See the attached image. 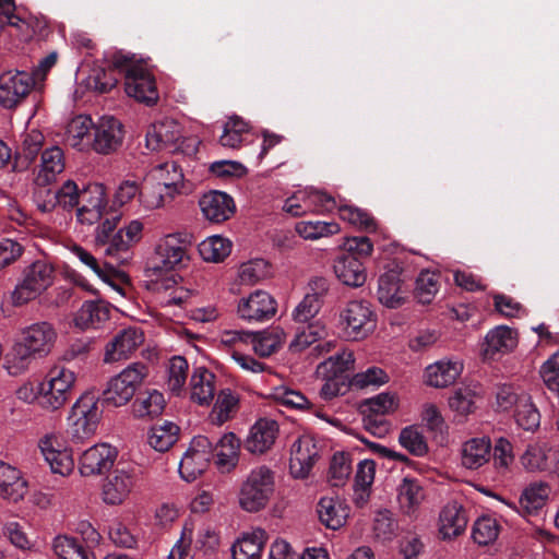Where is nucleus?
Segmentation results:
<instances>
[{
    "label": "nucleus",
    "instance_id": "obj_1",
    "mask_svg": "<svg viewBox=\"0 0 559 559\" xmlns=\"http://www.w3.org/2000/svg\"><path fill=\"white\" fill-rule=\"evenodd\" d=\"M120 216L111 212L95 230V246L114 265L127 263L132 258L131 248L141 240L143 223L131 221L127 226L117 228Z\"/></svg>",
    "mask_w": 559,
    "mask_h": 559
},
{
    "label": "nucleus",
    "instance_id": "obj_2",
    "mask_svg": "<svg viewBox=\"0 0 559 559\" xmlns=\"http://www.w3.org/2000/svg\"><path fill=\"white\" fill-rule=\"evenodd\" d=\"M57 331L47 321H39L21 329L12 348V358L24 368L32 357L47 356L57 341Z\"/></svg>",
    "mask_w": 559,
    "mask_h": 559
},
{
    "label": "nucleus",
    "instance_id": "obj_3",
    "mask_svg": "<svg viewBox=\"0 0 559 559\" xmlns=\"http://www.w3.org/2000/svg\"><path fill=\"white\" fill-rule=\"evenodd\" d=\"M274 492V474L266 466H258L250 471L238 490L239 507L247 512L263 510Z\"/></svg>",
    "mask_w": 559,
    "mask_h": 559
},
{
    "label": "nucleus",
    "instance_id": "obj_4",
    "mask_svg": "<svg viewBox=\"0 0 559 559\" xmlns=\"http://www.w3.org/2000/svg\"><path fill=\"white\" fill-rule=\"evenodd\" d=\"M102 415L99 397L91 391L83 393L72 405L67 418L72 439L82 441L94 436Z\"/></svg>",
    "mask_w": 559,
    "mask_h": 559
},
{
    "label": "nucleus",
    "instance_id": "obj_5",
    "mask_svg": "<svg viewBox=\"0 0 559 559\" xmlns=\"http://www.w3.org/2000/svg\"><path fill=\"white\" fill-rule=\"evenodd\" d=\"M55 270L43 260H37L26 266L22 278L12 293L15 306L24 305L41 295L53 283Z\"/></svg>",
    "mask_w": 559,
    "mask_h": 559
},
{
    "label": "nucleus",
    "instance_id": "obj_6",
    "mask_svg": "<svg viewBox=\"0 0 559 559\" xmlns=\"http://www.w3.org/2000/svg\"><path fill=\"white\" fill-rule=\"evenodd\" d=\"M147 377V367L134 362L124 368L108 382L103 393V402L114 407L126 405Z\"/></svg>",
    "mask_w": 559,
    "mask_h": 559
},
{
    "label": "nucleus",
    "instance_id": "obj_7",
    "mask_svg": "<svg viewBox=\"0 0 559 559\" xmlns=\"http://www.w3.org/2000/svg\"><path fill=\"white\" fill-rule=\"evenodd\" d=\"M146 147L151 151L169 150L170 152H187L195 150L194 141L182 139L180 124L171 118H164L152 123L145 136Z\"/></svg>",
    "mask_w": 559,
    "mask_h": 559
},
{
    "label": "nucleus",
    "instance_id": "obj_8",
    "mask_svg": "<svg viewBox=\"0 0 559 559\" xmlns=\"http://www.w3.org/2000/svg\"><path fill=\"white\" fill-rule=\"evenodd\" d=\"M341 324L348 338L359 341L367 337L376 326L370 304L364 300L349 301L341 312Z\"/></svg>",
    "mask_w": 559,
    "mask_h": 559
},
{
    "label": "nucleus",
    "instance_id": "obj_9",
    "mask_svg": "<svg viewBox=\"0 0 559 559\" xmlns=\"http://www.w3.org/2000/svg\"><path fill=\"white\" fill-rule=\"evenodd\" d=\"M214 455L213 442L205 436L192 439L179 463V474L186 481L195 480Z\"/></svg>",
    "mask_w": 559,
    "mask_h": 559
},
{
    "label": "nucleus",
    "instance_id": "obj_10",
    "mask_svg": "<svg viewBox=\"0 0 559 559\" xmlns=\"http://www.w3.org/2000/svg\"><path fill=\"white\" fill-rule=\"evenodd\" d=\"M139 474L134 468H116L103 484L102 497L106 504L123 503L136 489Z\"/></svg>",
    "mask_w": 559,
    "mask_h": 559
},
{
    "label": "nucleus",
    "instance_id": "obj_11",
    "mask_svg": "<svg viewBox=\"0 0 559 559\" xmlns=\"http://www.w3.org/2000/svg\"><path fill=\"white\" fill-rule=\"evenodd\" d=\"M38 447L55 474L68 476L74 468V460L71 450L67 449L56 432H48L38 440Z\"/></svg>",
    "mask_w": 559,
    "mask_h": 559
},
{
    "label": "nucleus",
    "instance_id": "obj_12",
    "mask_svg": "<svg viewBox=\"0 0 559 559\" xmlns=\"http://www.w3.org/2000/svg\"><path fill=\"white\" fill-rule=\"evenodd\" d=\"M34 75L26 71L7 72L0 76V105L11 109L17 106L32 91Z\"/></svg>",
    "mask_w": 559,
    "mask_h": 559
},
{
    "label": "nucleus",
    "instance_id": "obj_13",
    "mask_svg": "<svg viewBox=\"0 0 559 559\" xmlns=\"http://www.w3.org/2000/svg\"><path fill=\"white\" fill-rule=\"evenodd\" d=\"M318 459L319 448L314 438L309 435L299 437L290 449V474L300 479L308 477Z\"/></svg>",
    "mask_w": 559,
    "mask_h": 559
},
{
    "label": "nucleus",
    "instance_id": "obj_14",
    "mask_svg": "<svg viewBox=\"0 0 559 559\" xmlns=\"http://www.w3.org/2000/svg\"><path fill=\"white\" fill-rule=\"evenodd\" d=\"M144 342L141 329L129 326L120 330L105 347L104 361L116 362L128 359Z\"/></svg>",
    "mask_w": 559,
    "mask_h": 559
},
{
    "label": "nucleus",
    "instance_id": "obj_15",
    "mask_svg": "<svg viewBox=\"0 0 559 559\" xmlns=\"http://www.w3.org/2000/svg\"><path fill=\"white\" fill-rule=\"evenodd\" d=\"M277 309L275 299L264 290H255L239 300L237 312L247 321H265L272 319Z\"/></svg>",
    "mask_w": 559,
    "mask_h": 559
},
{
    "label": "nucleus",
    "instance_id": "obj_16",
    "mask_svg": "<svg viewBox=\"0 0 559 559\" xmlns=\"http://www.w3.org/2000/svg\"><path fill=\"white\" fill-rule=\"evenodd\" d=\"M118 452L108 443H98L85 450L79 462V469L83 476L100 475L109 471Z\"/></svg>",
    "mask_w": 559,
    "mask_h": 559
},
{
    "label": "nucleus",
    "instance_id": "obj_17",
    "mask_svg": "<svg viewBox=\"0 0 559 559\" xmlns=\"http://www.w3.org/2000/svg\"><path fill=\"white\" fill-rule=\"evenodd\" d=\"M124 90L128 96L146 105H154L158 100L155 79L144 66L129 70L124 79Z\"/></svg>",
    "mask_w": 559,
    "mask_h": 559
},
{
    "label": "nucleus",
    "instance_id": "obj_18",
    "mask_svg": "<svg viewBox=\"0 0 559 559\" xmlns=\"http://www.w3.org/2000/svg\"><path fill=\"white\" fill-rule=\"evenodd\" d=\"M121 122L114 117H102L95 126L93 147L97 153L109 154L122 143Z\"/></svg>",
    "mask_w": 559,
    "mask_h": 559
},
{
    "label": "nucleus",
    "instance_id": "obj_19",
    "mask_svg": "<svg viewBox=\"0 0 559 559\" xmlns=\"http://www.w3.org/2000/svg\"><path fill=\"white\" fill-rule=\"evenodd\" d=\"M110 305L104 300H86L75 312L74 326L82 330L102 329L110 318Z\"/></svg>",
    "mask_w": 559,
    "mask_h": 559
},
{
    "label": "nucleus",
    "instance_id": "obj_20",
    "mask_svg": "<svg viewBox=\"0 0 559 559\" xmlns=\"http://www.w3.org/2000/svg\"><path fill=\"white\" fill-rule=\"evenodd\" d=\"M66 169V156L63 150L57 145L45 148L37 166L35 183L46 187L55 182Z\"/></svg>",
    "mask_w": 559,
    "mask_h": 559
},
{
    "label": "nucleus",
    "instance_id": "obj_21",
    "mask_svg": "<svg viewBox=\"0 0 559 559\" xmlns=\"http://www.w3.org/2000/svg\"><path fill=\"white\" fill-rule=\"evenodd\" d=\"M147 176L159 186H163L170 200L183 191L185 176L177 162L158 164L150 170Z\"/></svg>",
    "mask_w": 559,
    "mask_h": 559
},
{
    "label": "nucleus",
    "instance_id": "obj_22",
    "mask_svg": "<svg viewBox=\"0 0 559 559\" xmlns=\"http://www.w3.org/2000/svg\"><path fill=\"white\" fill-rule=\"evenodd\" d=\"M204 217L213 223H222L230 218L235 212L233 198L221 191L205 193L199 201Z\"/></svg>",
    "mask_w": 559,
    "mask_h": 559
},
{
    "label": "nucleus",
    "instance_id": "obj_23",
    "mask_svg": "<svg viewBox=\"0 0 559 559\" xmlns=\"http://www.w3.org/2000/svg\"><path fill=\"white\" fill-rule=\"evenodd\" d=\"M468 514L456 501L448 502L439 514V533L443 539L460 536L466 530Z\"/></svg>",
    "mask_w": 559,
    "mask_h": 559
},
{
    "label": "nucleus",
    "instance_id": "obj_24",
    "mask_svg": "<svg viewBox=\"0 0 559 559\" xmlns=\"http://www.w3.org/2000/svg\"><path fill=\"white\" fill-rule=\"evenodd\" d=\"M278 432V425L269 418L259 419L250 429L245 448L251 453H264L272 448Z\"/></svg>",
    "mask_w": 559,
    "mask_h": 559
},
{
    "label": "nucleus",
    "instance_id": "obj_25",
    "mask_svg": "<svg viewBox=\"0 0 559 559\" xmlns=\"http://www.w3.org/2000/svg\"><path fill=\"white\" fill-rule=\"evenodd\" d=\"M27 489V481L22 477L21 472L0 461V497L16 503L25 497Z\"/></svg>",
    "mask_w": 559,
    "mask_h": 559
},
{
    "label": "nucleus",
    "instance_id": "obj_26",
    "mask_svg": "<svg viewBox=\"0 0 559 559\" xmlns=\"http://www.w3.org/2000/svg\"><path fill=\"white\" fill-rule=\"evenodd\" d=\"M333 269L336 277L347 286L360 287L366 282L365 266L354 253H344L337 257Z\"/></svg>",
    "mask_w": 559,
    "mask_h": 559
},
{
    "label": "nucleus",
    "instance_id": "obj_27",
    "mask_svg": "<svg viewBox=\"0 0 559 559\" xmlns=\"http://www.w3.org/2000/svg\"><path fill=\"white\" fill-rule=\"evenodd\" d=\"M216 377L204 367L194 369L190 381V397L199 405H210L216 391Z\"/></svg>",
    "mask_w": 559,
    "mask_h": 559
},
{
    "label": "nucleus",
    "instance_id": "obj_28",
    "mask_svg": "<svg viewBox=\"0 0 559 559\" xmlns=\"http://www.w3.org/2000/svg\"><path fill=\"white\" fill-rule=\"evenodd\" d=\"M463 370L460 360H439L426 368V383L435 388H445L455 382Z\"/></svg>",
    "mask_w": 559,
    "mask_h": 559
},
{
    "label": "nucleus",
    "instance_id": "obj_29",
    "mask_svg": "<svg viewBox=\"0 0 559 559\" xmlns=\"http://www.w3.org/2000/svg\"><path fill=\"white\" fill-rule=\"evenodd\" d=\"M267 536L264 530L243 533L231 547L233 559H261Z\"/></svg>",
    "mask_w": 559,
    "mask_h": 559
},
{
    "label": "nucleus",
    "instance_id": "obj_30",
    "mask_svg": "<svg viewBox=\"0 0 559 559\" xmlns=\"http://www.w3.org/2000/svg\"><path fill=\"white\" fill-rule=\"evenodd\" d=\"M378 299L388 308H397L405 300L402 280L396 270H389L379 278Z\"/></svg>",
    "mask_w": 559,
    "mask_h": 559
},
{
    "label": "nucleus",
    "instance_id": "obj_31",
    "mask_svg": "<svg viewBox=\"0 0 559 559\" xmlns=\"http://www.w3.org/2000/svg\"><path fill=\"white\" fill-rule=\"evenodd\" d=\"M189 241L181 235H167L164 241L158 246V254L162 267L170 270L181 264L188 258Z\"/></svg>",
    "mask_w": 559,
    "mask_h": 559
},
{
    "label": "nucleus",
    "instance_id": "obj_32",
    "mask_svg": "<svg viewBox=\"0 0 559 559\" xmlns=\"http://www.w3.org/2000/svg\"><path fill=\"white\" fill-rule=\"evenodd\" d=\"M45 142L44 134L37 130L32 129L22 135V143L20 151L15 157L13 168L17 171L27 169L36 159L38 153Z\"/></svg>",
    "mask_w": 559,
    "mask_h": 559
},
{
    "label": "nucleus",
    "instance_id": "obj_33",
    "mask_svg": "<svg viewBox=\"0 0 559 559\" xmlns=\"http://www.w3.org/2000/svg\"><path fill=\"white\" fill-rule=\"evenodd\" d=\"M318 514L325 527L338 530L346 523L348 509L337 498L323 497L318 503Z\"/></svg>",
    "mask_w": 559,
    "mask_h": 559
},
{
    "label": "nucleus",
    "instance_id": "obj_34",
    "mask_svg": "<svg viewBox=\"0 0 559 559\" xmlns=\"http://www.w3.org/2000/svg\"><path fill=\"white\" fill-rule=\"evenodd\" d=\"M490 451L491 443L488 438H473L462 445V465L469 469L479 468L489 461Z\"/></svg>",
    "mask_w": 559,
    "mask_h": 559
},
{
    "label": "nucleus",
    "instance_id": "obj_35",
    "mask_svg": "<svg viewBox=\"0 0 559 559\" xmlns=\"http://www.w3.org/2000/svg\"><path fill=\"white\" fill-rule=\"evenodd\" d=\"M240 441L235 433H225L216 443V465L223 472L231 471L239 460Z\"/></svg>",
    "mask_w": 559,
    "mask_h": 559
},
{
    "label": "nucleus",
    "instance_id": "obj_36",
    "mask_svg": "<svg viewBox=\"0 0 559 559\" xmlns=\"http://www.w3.org/2000/svg\"><path fill=\"white\" fill-rule=\"evenodd\" d=\"M286 341L285 331L275 326L260 334L251 333L249 344L252 345L253 350L262 356L267 357L278 350Z\"/></svg>",
    "mask_w": 559,
    "mask_h": 559
},
{
    "label": "nucleus",
    "instance_id": "obj_37",
    "mask_svg": "<svg viewBox=\"0 0 559 559\" xmlns=\"http://www.w3.org/2000/svg\"><path fill=\"white\" fill-rule=\"evenodd\" d=\"M550 487L545 481L530 484L522 492L519 504L524 515H530L542 509L549 496Z\"/></svg>",
    "mask_w": 559,
    "mask_h": 559
},
{
    "label": "nucleus",
    "instance_id": "obj_38",
    "mask_svg": "<svg viewBox=\"0 0 559 559\" xmlns=\"http://www.w3.org/2000/svg\"><path fill=\"white\" fill-rule=\"evenodd\" d=\"M424 498V489L417 479L411 477L402 479L399 486V503L405 513H414Z\"/></svg>",
    "mask_w": 559,
    "mask_h": 559
},
{
    "label": "nucleus",
    "instance_id": "obj_39",
    "mask_svg": "<svg viewBox=\"0 0 559 559\" xmlns=\"http://www.w3.org/2000/svg\"><path fill=\"white\" fill-rule=\"evenodd\" d=\"M485 355L492 357L497 353H507L515 346L513 331L504 325L497 326L488 332L485 340Z\"/></svg>",
    "mask_w": 559,
    "mask_h": 559
},
{
    "label": "nucleus",
    "instance_id": "obj_40",
    "mask_svg": "<svg viewBox=\"0 0 559 559\" xmlns=\"http://www.w3.org/2000/svg\"><path fill=\"white\" fill-rule=\"evenodd\" d=\"M239 396L230 389L221 390L211 413V420L222 425L233 418L238 411Z\"/></svg>",
    "mask_w": 559,
    "mask_h": 559
},
{
    "label": "nucleus",
    "instance_id": "obj_41",
    "mask_svg": "<svg viewBox=\"0 0 559 559\" xmlns=\"http://www.w3.org/2000/svg\"><path fill=\"white\" fill-rule=\"evenodd\" d=\"M269 396L276 403L298 411H310L312 403L298 390L288 385H277L270 390Z\"/></svg>",
    "mask_w": 559,
    "mask_h": 559
},
{
    "label": "nucleus",
    "instance_id": "obj_42",
    "mask_svg": "<svg viewBox=\"0 0 559 559\" xmlns=\"http://www.w3.org/2000/svg\"><path fill=\"white\" fill-rule=\"evenodd\" d=\"M69 251L76 257L83 264L88 266L99 278L109 283L118 274L115 265L110 262L99 264L96 258L79 245H71L68 247Z\"/></svg>",
    "mask_w": 559,
    "mask_h": 559
},
{
    "label": "nucleus",
    "instance_id": "obj_43",
    "mask_svg": "<svg viewBox=\"0 0 559 559\" xmlns=\"http://www.w3.org/2000/svg\"><path fill=\"white\" fill-rule=\"evenodd\" d=\"M53 549L60 559H96L88 545L67 536H59L55 539Z\"/></svg>",
    "mask_w": 559,
    "mask_h": 559
},
{
    "label": "nucleus",
    "instance_id": "obj_44",
    "mask_svg": "<svg viewBox=\"0 0 559 559\" xmlns=\"http://www.w3.org/2000/svg\"><path fill=\"white\" fill-rule=\"evenodd\" d=\"M53 549L60 559H96L88 545L67 536H59L55 539Z\"/></svg>",
    "mask_w": 559,
    "mask_h": 559
},
{
    "label": "nucleus",
    "instance_id": "obj_45",
    "mask_svg": "<svg viewBox=\"0 0 559 559\" xmlns=\"http://www.w3.org/2000/svg\"><path fill=\"white\" fill-rule=\"evenodd\" d=\"M179 427L174 423H165L150 429L148 444L158 452H165L175 444L178 438Z\"/></svg>",
    "mask_w": 559,
    "mask_h": 559
},
{
    "label": "nucleus",
    "instance_id": "obj_46",
    "mask_svg": "<svg viewBox=\"0 0 559 559\" xmlns=\"http://www.w3.org/2000/svg\"><path fill=\"white\" fill-rule=\"evenodd\" d=\"M231 251V242L221 236H212L199 245V252L203 260L207 262H222Z\"/></svg>",
    "mask_w": 559,
    "mask_h": 559
},
{
    "label": "nucleus",
    "instance_id": "obj_47",
    "mask_svg": "<svg viewBox=\"0 0 559 559\" xmlns=\"http://www.w3.org/2000/svg\"><path fill=\"white\" fill-rule=\"evenodd\" d=\"M295 230L304 239L316 240L338 234L341 227L336 222L302 221L296 224Z\"/></svg>",
    "mask_w": 559,
    "mask_h": 559
},
{
    "label": "nucleus",
    "instance_id": "obj_48",
    "mask_svg": "<svg viewBox=\"0 0 559 559\" xmlns=\"http://www.w3.org/2000/svg\"><path fill=\"white\" fill-rule=\"evenodd\" d=\"M132 407L138 417H155L163 413L165 399L160 392L153 390L139 396Z\"/></svg>",
    "mask_w": 559,
    "mask_h": 559
},
{
    "label": "nucleus",
    "instance_id": "obj_49",
    "mask_svg": "<svg viewBox=\"0 0 559 559\" xmlns=\"http://www.w3.org/2000/svg\"><path fill=\"white\" fill-rule=\"evenodd\" d=\"M548 448L546 443L528 444L520 457V462L527 472H543L548 467Z\"/></svg>",
    "mask_w": 559,
    "mask_h": 559
},
{
    "label": "nucleus",
    "instance_id": "obj_50",
    "mask_svg": "<svg viewBox=\"0 0 559 559\" xmlns=\"http://www.w3.org/2000/svg\"><path fill=\"white\" fill-rule=\"evenodd\" d=\"M325 335V326L320 322H312L299 329L289 344V350L300 353L318 342Z\"/></svg>",
    "mask_w": 559,
    "mask_h": 559
},
{
    "label": "nucleus",
    "instance_id": "obj_51",
    "mask_svg": "<svg viewBox=\"0 0 559 559\" xmlns=\"http://www.w3.org/2000/svg\"><path fill=\"white\" fill-rule=\"evenodd\" d=\"M355 362L350 350L343 349L330 356L318 367V372L324 377H338V374L353 368Z\"/></svg>",
    "mask_w": 559,
    "mask_h": 559
},
{
    "label": "nucleus",
    "instance_id": "obj_52",
    "mask_svg": "<svg viewBox=\"0 0 559 559\" xmlns=\"http://www.w3.org/2000/svg\"><path fill=\"white\" fill-rule=\"evenodd\" d=\"M514 418L516 424L524 430H535L539 427L540 415L528 394H522V399L515 407Z\"/></svg>",
    "mask_w": 559,
    "mask_h": 559
},
{
    "label": "nucleus",
    "instance_id": "obj_53",
    "mask_svg": "<svg viewBox=\"0 0 559 559\" xmlns=\"http://www.w3.org/2000/svg\"><path fill=\"white\" fill-rule=\"evenodd\" d=\"M140 202L146 210H156L170 201L167 195V191L147 176L141 190H140Z\"/></svg>",
    "mask_w": 559,
    "mask_h": 559
},
{
    "label": "nucleus",
    "instance_id": "obj_54",
    "mask_svg": "<svg viewBox=\"0 0 559 559\" xmlns=\"http://www.w3.org/2000/svg\"><path fill=\"white\" fill-rule=\"evenodd\" d=\"M76 380L75 373L64 367L56 366L47 374L46 382L51 385L56 393L69 400L70 391Z\"/></svg>",
    "mask_w": 559,
    "mask_h": 559
},
{
    "label": "nucleus",
    "instance_id": "obj_55",
    "mask_svg": "<svg viewBox=\"0 0 559 559\" xmlns=\"http://www.w3.org/2000/svg\"><path fill=\"white\" fill-rule=\"evenodd\" d=\"M399 442L412 455L424 456L428 452L426 439L417 426L403 428L399 436Z\"/></svg>",
    "mask_w": 559,
    "mask_h": 559
},
{
    "label": "nucleus",
    "instance_id": "obj_56",
    "mask_svg": "<svg viewBox=\"0 0 559 559\" xmlns=\"http://www.w3.org/2000/svg\"><path fill=\"white\" fill-rule=\"evenodd\" d=\"M340 218L350 225L365 229L367 231H374L377 229V223L374 218L365 210L353 206L342 205L338 207Z\"/></svg>",
    "mask_w": 559,
    "mask_h": 559
},
{
    "label": "nucleus",
    "instance_id": "obj_57",
    "mask_svg": "<svg viewBox=\"0 0 559 559\" xmlns=\"http://www.w3.org/2000/svg\"><path fill=\"white\" fill-rule=\"evenodd\" d=\"M81 191L78 185L72 180H67L55 193V202L45 204L43 211L50 210L55 205H59L66 210L80 205Z\"/></svg>",
    "mask_w": 559,
    "mask_h": 559
},
{
    "label": "nucleus",
    "instance_id": "obj_58",
    "mask_svg": "<svg viewBox=\"0 0 559 559\" xmlns=\"http://www.w3.org/2000/svg\"><path fill=\"white\" fill-rule=\"evenodd\" d=\"M439 287V275L424 271L416 280L415 296L420 304H430L438 293Z\"/></svg>",
    "mask_w": 559,
    "mask_h": 559
},
{
    "label": "nucleus",
    "instance_id": "obj_59",
    "mask_svg": "<svg viewBox=\"0 0 559 559\" xmlns=\"http://www.w3.org/2000/svg\"><path fill=\"white\" fill-rule=\"evenodd\" d=\"M499 535V524L490 516L479 518L473 525L472 537L478 545L493 543Z\"/></svg>",
    "mask_w": 559,
    "mask_h": 559
},
{
    "label": "nucleus",
    "instance_id": "obj_60",
    "mask_svg": "<svg viewBox=\"0 0 559 559\" xmlns=\"http://www.w3.org/2000/svg\"><path fill=\"white\" fill-rule=\"evenodd\" d=\"M118 82L111 69L106 70L100 67L93 68L85 80L86 87L97 93H107L112 90Z\"/></svg>",
    "mask_w": 559,
    "mask_h": 559
},
{
    "label": "nucleus",
    "instance_id": "obj_61",
    "mask_svg": "<svg viewBox=\"0 0 559 559\" xmlns=\"http://www.w3.org/2000/svg\"><path fill=\"white\" fill-rule=\"evenodd\" d=\"M188 368V361L182 356H175L169 360L167 385L171 392L180 393L186 384Z\"/></svg>",
    "mask_w": 559,
    "mask_h": 559
},
{
    "label": "nucleus",
    "instance_id": "obj_62",
    "mask_svg": "<svg viewBox=\"0 0 559 559\" xmlns=\"http://www.w3.org/2000/svg\"><path fill=\"white\" fill-rule=\"evenodd\" d=\"M476 397L469 388H460L449 399V406L457 416L465 417L475 411Z\"/></svg>",
    "mask_w": 559,
    "mask_h": 559
},
{
    "label": "nucleus",
    "instance_id": "obj_63",
    "mask_svg": "<svg viewBox=\"0 0 559 559\" xmlns=\"http://www.w3.org/2000/svg\"><path fill=\"white\" fill-rule=\"evenodd\" d=\"M269 275V264L263 259H255L240 265L239 278L242 284L254 285Z\"/></svg>",
    "mask_w": 559,
    "mask_h": 559
},
{
    "label": "nucleus",
    "instance_id": "obj_64",
    "mask_svg": "<svg viewBox=\"0 0 559 559\" xmlns=\"http://www.w3.org/2000/svg\"><path fill=\"white\" fill-rule=\"evenodd\" d=\"M389 381L388 373L378 367H370L365 371L356 373L350 384L357 389H366L370 386H380Z\"/></svg>",
    "mask_w": 559,
    "mask_h": 559
}]
</instances>
